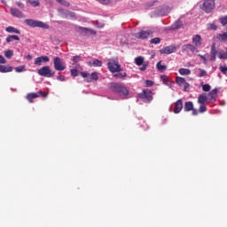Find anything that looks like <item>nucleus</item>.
<instances>
[{
	"label": "nucleus",
	"instance_id": "1",
	"mask_svg": "<svg viewBox=\"0 0 227 227\" xmlns=\"http://www.w3.org/2000/svg\"><path fill=\"white\" fill-rule=\"evenodd\" d=\"M110 90L121 97H129V89L121 82H112L110 84Z\"/></svg>",
	"mask_w": 227,
	"mask_h": 227
},
{
	"label": "nucleus",
	"instance_id": "2",
	"mask_svg": "<svg viewBox=\"0 0 227 227\" xmlns=\"http://www.w3.org/2000/svg\"><path fill=\"white\" fill-rule=\"evenodd\" d=\"M108 70L112 72V74H116V72H121V66H120V62H118V59H112L108 60L107 63Z\"/></svg>",
	"mask_w": 227,
	"mask_h": 227
},
{
	"label": "nucleus",
	"instance_id": "3",
	"mask_svg": "<svg viewBox=\"0 0 227 227\" xmlns=\"http://www.w3.org/2000/svg\"><path fill=\"white\" fill-rule=\"evenodd\" d=\"M53 67L58 72H63L67 69V64L59 57L53 58Z\"/></svg>",
	"mask_w": 227,
	"mask_h": 227
},
{
	"label": "nucleus",
	"instance_id": "4",
	"mask_svg": "<svg viewBox=\"0 0 227 227\" xmlns=\"http://www.w3.org/2000/svg\"><path fill=\"white\" fill-rule=\"evenodd\" d=\"M37 74L41 75V77H54V71L51 69V67L49 66H44L38 69Z\"/></svg>",
	"mask_w": 227,
	"mask_h": 227
},
{
	"label": "nucleus",
	"instance_id": "5",
	"mask_svg": "<svg viewBox=\"0 0 227 227\" xmlns=\"http://www.w3.org/2000/svg\"><path fill=\"white\" fill-rule=\"evenodd\" d=\"M25 22L27 26H30V27H43V29H49V25L42 21L35 20H26Z\"/></svg>",
	"mask_w": 227,
	"mask_h": 227
},
{
	"label": "nucleus",
	"instance_id": "6",
	"mask_svg": "<svg viewBox=\"0 0 227 227\" xmlns=\"http://www.w3.org/2000/svg\"><path fill=\"white\" fill-rule=\"evenodd\" d=\"M80 75L83 77V79H87V82H93V81H98V73L93 72L90 74L88 72H81Z\"/></svg>",
	"mask_w": 227,
	"mask_h": 227
},
{
	"label": "nucleus",
	"instance_id": "7",
	"mask_svg": "<svg viewBox=\"0 0 227 227\" xmlns=\"http://www.w3.org/2000/svg\"><path fill=\"white\" fill-rule=\"evenodd\" d=\"M139 98H142L145 102H152L153 100V94L152 90L145 89L142 93L138 95Z\"/></svg>",
	"mask_w": 227,
	"mask_h": 227
},
{
	"label": "nucleus",
	"instance_id": "8",
	"mask_svg": "<svg viewBox=\"0 0 227 227\" xmlns=\"http://www.w3.org/2000/svg\"><path fill=\"white\" fill-rule=\"evenodd\" d=\"M176 84H178L180 88H183V91H188L189 88L191 87V84H189L185 78L182 76L176 77Z\"/></svg>",
	"mask_w": 227,
	"mask_h": 227
},
{
	"label": "nucleus",
	"instance_id": "9",
	"mask_svg": "<svg viewBox=\"0 0 227 227\" xmlns=\"http://www.w3.org/2000/svg\"><path fill=\"white\" fill-rule=\"evenodd\" d=\"M214 8H215V0H206L203 3L202 10L206 12V13H210Z\"/></svg>",
	"mask_w": 227,
	"mask_h": 227
},
{
	"label": "nucleus",
	"instance_id": "10",
	"mask_svg": "<svg viewBox=\"0 0 227 227\" xmlns=\"http://www.w3.org/2000/svg\"><path fill=\"white\" fill-rule=\"evenodd\" d=\"M150 35H152V31L141 30L140 32L136 33L135 36L140 40H146V38L150 37Z\"/></svg>",
	"mask_w": 227,
	"mask_h": 227
},
{
	"label": "nucleus",
	"instance_id": "11",
	"mask_svg": "<svg viewBox=\"0 0 227 227\" xmlns=\"http://www.w3.org/2000/svg\"><path fill=\"white\" fill-rule=\"evenodd\" d=\"M49 61H51V59L48 56H41L35 58V65H36L37 67H42L43 63H49Z\"/></svg>",
	"mask_w": 227,
	"mask_h": 227
},
{
	"label": "nucleus",
	"instance_id": "12",
	"mask_svg": "<svg viewBox=\"0 0 227 227\" xmlns=\"http://www.w3.org/2000/svg\"><path fill=\"white\" fill-rule=\"evenodd\" d=\"M192 40V44L197 48L201 47V45H203V39L200 35H193Z\"/></svg>",
	"mask_w": 227,
	"mask_h": 227
},
{
	"label": "nucleus",
	"instance_id": "13",
	"mask_svg": "<svg viewBox=\"0 0 227 227\" xmlns=\"http://www.w3.org/2000/svg\"><path fill=\"white\" fill-rule=\"evenodd\" d=\"M183 51L184 52H192V54H194V52H200L194 44H184L183 46Z\"/></svg>",
	"mask_w": 227,
	"mask_h": 227
},
{
	"label": "nucleus",
	"instance_id": "14",
	"mask_svg": "<svg viewBox=\"0 0 227 227\" xmlns=\"http://www.w3.org/2000/svg\"><path fill=\"white\" fill-rule=\"evenodd\" d=\"M182 109H184V103L182 102V99H179L175 103L173 112L175 114H178Z\"/></svg>",
	"mask_w": 227,
	"mask_h": 227
},
{
	"label": "nucleus",
	"instance_id": "15",
	"mask_svg": "<svg viewBox=\"0 0 227 227\" xmlns=\"http://www.w3.org/2000/svg\"><path fill=\"white\" fill-rule=\"evenodd\" d=\"M176 51V46H167L161 50H160V52L161 54H173V52Z\"/></svg>",
	"mask_w": 227,
	"mask_h": 227
},
{
	"label": "nucleus",
	"instance_id": "16",
	"mask_svg": "<svg viewBox=\"0 0 227 227\" xmlns=\"http://www.w3.org/2000/svg\"><path fill=\"white\" fill-rule=\"evenodd\" d=\"M217 99V89L212 90L207 96V102H215Z\"/></svg>",
	"mask_w": 227,
	"mask_h": 227
},
{
	"label": "nucleus",
	"instance_id": "17",
	"mask_svg": "<svg viewBox=\"0 0 227 227\" xmlns=\"http://www.w3.org/2000/svg\"><path fill=\"white\" fill-rule=\"evenodd\" d=\"M78 29L82 31V33H83L84 35H97V31L91 28L79 27Z\"/></svg>",
	"mask_w": 227,
	"mask_h": 227
},
{
	"label": "nucleus",
	"instance_id": "18",
	"mask_svg": "<svg viewBox=\"0 0 227 227\" xmlns=\"http://www.w3.org/2000/svg\"><path fill=\"white\" fill-rule=\"evenodd\" d=\"M12 71H13V67H12L11 66L0 65V72L2 74H6L8 72H12Z\"/></svg>",
	"mask_w": 227,
	"mask_h": 227
},
{
	"label": "nucleus",
	"instance_id": "19",
	"mask_svg": "<svg viewBox=\"0 0 227 227\" xmlns=\"http://www.w3.org/2000/svg\"><path fill=\"white\" fill-rule=\"evenodd\" d=\"M38 97H39L38 93L31 92L27 95L26 98L27 100H28L30 104H33V99L38 98Z\"/></svg>",
	"mask_w": 227,
	"mask_h": 227
},
{
	"label": "nucleus",
	"instance_id": "20",
	"mask_svg": "<svg viewBox=\"0 0 227 227\" xmlns=\"http://www.w3.org/2000/svg\"><path fill=\"white\" fill-rule=\"evenodd\" d=\"M206 102H208V98L205 93H202L198 98V104H205Z\"/></svg>",
	"mask_w": 227,
	"mask_h": 227
},
{
	"label": "nucleus",
	"instance_id": "21",
	"mask_svg": "<svg viewBox=\"0 0 227 227\" xmlns=\"http://www.w3.org/2000/svg\"><path fill=\"white\" fill-rule=\"evenodd\" d=\"M11 13L13 15V17H24V14H22V12L16 8L11 9Z\"/></svg>",
	"mask_w": 227,
	"mask_h": 227
},
{
	"label": "nucleus",
	"instance_id": "22",
	"mask_svg": "<svg viewBox=\"0 0 227 227\" xmlns=\"http://www.w3.org/2000/svg\"><path fill=\"white\" fill-rule=\"evenodd\" d=\"M156 68L159 72H164L166 70V68H168V67H166L165 65H162V61L160 60L157 65H156Z\"/></svg>",
	"mask_w": 227,
	"mask_h": 227
},
{
	"label": "nucleus",
	"instance_id": "23",
	"mask_svg": "<svg viewBox=\"0 0 227 227\" xmlns=\"http://www.w3.org/2000/svg\"><path fill=\"white\" fill-rule=\"evenodd\" d=\"M194 109V105L192 104V102L188 101L184 104V111H192Z\"/></svg>",
	"mask_w": 227,
	"mask_h": 227
},
{
	"label": "nucleus",
	"instance_id": "24",
	"mask_svg": "<svg viewBox=\"0 0 227 227\" xmlns=\"http://www.w3.org/2000/svg\"><path fill=\"white\" fill-rule=\"evenodd\" d=\"M7 33H16V35H20V31L13 27H8L5 28Z\"/></svg>",
	"mask_w": 227,
	"mask_h": 227
},
{
	"label": "nucleus",
	"instance_id": "25",
	"mask_svg": "<svg viewBox=\"0 0 227 227\" xmlns=\"http://www.w3.org/2000/svg\"><path fill=\"white\" fill-rule=\"evenodd\" d=\"M90 67H101L102 61L98 59H94L92 62H89Z\"/></svg>",
	"mask_w": 227,
	"mask_h": 227
},
{
	"label": "nucleus",
	"instance_id": "26",
	"mask_svg": "<svg viewBox=\"0 0 227 227\" xmlns=\"http://www.w3.org/2000/svg\"><path fill=\"white\" fill-rule=\"evenodd\" d=\"M135 63H136V65H137V67H141V65H144V63H145V58H143V57L136 58Z\"/></svg>",
	"mask_w": 227,
	"mask_h": 227
},
{
	"label": "nucleus",
	"instance_id": "27",
	"mask_svg": "<svg viewBox=\"0 0 227 227\" xmlns=\"http://www.w3.org/2000/svg\"><path fill=\"white\" fill-rule=\"evenodd\" d=\"M179 74H180V75H191V69L180 68Z\"/></svg>",
	"mask_w": 227,
	"mask_h": 227
},
{
	"label": "nucleus",
	"instance_id": "28",
	"mask_svg": "<svg viewBox=\"0 0 227 227\" xmlns=\"http://www.w3.org/2000/svg\"><path fill=\"white\" fill-rule=\"evenodd\" d=\"M160 81H162L163 84H167V85L171 82V79H169L166 74H163L160 76Z\"/></svg>",
	"mask_w": 227,
	"mask_h": 227
},
{
	"label": "nucleus",
	"instance_id": "29",
	"mask_svg": "<svg viewBox=\"0 0 227 227\" xmlns=\"http://www.w3.org/2000/svg\"><path fill=\"white\" fill-rule=\"evenodd\" d=\"M13 40H16V41L19 42L20 40V37H19L18 35H9L6 38L7 43H10V42H13Z\"/></svg>",
	"mask_w": 227,
	"mask_h": 227
},
{
	"label": "nucleus",
	"instance_id": "30",
	"mask_svg": "<svg viewBox=\"0 0 227 227\" xmlns=\"http://www.w3.org/2000/svg\"><path fill=\"white\" fill-rule=\"evenodd\" d=\"M27 3H29V4H31V6H33L34 8H36V6H40V0H27Z\"/></svg>",
	"mask_w": 227,
	"mask_h": 227
},
{
	"label": "nucleus",
	"instance_id": "31",
	"mask_svg": "<svg viewBox=\"0 0 227 227\" xmlns=\"http://www.w3.org/2000/svg\"><path fill=\"white\" fill-rule=\"evenodd\" d=\"M217 55V50H215V46L213 45L211 47V56H212V60L215 61V56Z\"/></svg>",
	"mask_w": 227,
	"mask_h": 227
},
{
	"label": "nucleus",
	"instance_id": "32",
	"mask_svg": "<svg viewBox=\"0 0 227 227\" xmlns=\"http://www.w3.org/2000/svg\"><path fill=\"white\" fill-rule=\"evenodd\" d=\"M218 40H220L221 42H226L227 40V32L223 33V34H219L217 35Z\"/></svg>",
	"mask_w": 227,
	"mask_h": 227
},
{
	"label": "nucleus",
	"instance_id": "33",
	"mask_svg": "<svg viewBox=\"0 0 227 227\" xmlns=\"http://www.w3.org/2000/svg\"><path fill=\"white\" fill-rule=\"evenodd\" d=\"M218 58L219 59H227V51H222L218 52Z\"/></svg>",
	"mask_w": 227,
	"mask_h": 227
},
{
	"label": "nucleus",
	"instance_id": "34",
	"mask_svg": "<svg viewBox=\"0 0 227 227\" xmlns=\"http://www.w3.org/2000/svg\"><path fill=\"white\" fill-rule=\"evenodd\" d=\"M207 29L209 31H217V25L215 23H209L207 24Z\"/></svg>",
	"mask_w": 227,
	"mask_h": 227
},
{
	"label": "nucleus",
	"instance_id": "35",
	"mask_svg": "<svg viewBox=\"0 0 227 227\" xmlns=\"http://www.w3.org/2000/svg\"><path fill=\"white\" fill-rule=\"evenodd\" d=\"M114 77H116L117 79H125L127 77V73H119L114 74Z\"/></svg>",
	"mask_w": 227,
	"mask_h": 227
},
{
	"label": "nucleus",
	"instance_id": "36",
	"mask_svg": "<svg viewBox=\"0 0 227 227\" xmlns=\"http://www.w3.org/2000/svg\"><path fill=\"white\" fill-rule=\"evenodd\" d=\"M57 3H59L62 6H70V3L67 2V0H56Z\"/></svg>",
	"mask_w": 227,
	"mask_h": 227
},
{
	"label": "nucleus",
	"instance_id": "37",
	"mask_svg": "<svg viewBox=\"0 0 227 227\" xmlns=\"http://www.w3.org/2000/svg\"><path fill=\"white\" fill-rule=\"evenodd\" d=\"M206 111H207V105L200 104L199 107V113H206Z\"/></svg>",
	"mask_w": 227,
	"mask_h": 227
},
{
	"label": "nucleus",
	"instance_id": "38",
	"mask_svg": "<svg viewBox=\"0 0 227 227\" xmlns=\"http://www.w3.org/2000/svg\"><path fill=\"white\" fill-rule=\"evenodd\" d=\"M222 26H226L227 25V16H223V17H221L219 19Z\"/></svg>",
	"mask_w": 227,
	"mask_h": 227
},
{
	"label": "nucleus",
	"instance_id": "39",
	"mask_svg": "<svg viewBox=\"0 0 227 227\" xmlns=\"http://www.w3.org/2000/svg\"><path fill=\"white\" fill-rule=\"evenodd\" d=\"M199 77H207V71L199 69Z\"/></svg>",
	"mask_w": 227,
	"mask_h": 227
},
{
	"label": "nucleus",
	"instance_id": "40",
	"mask_svg": "<svg viewBox=\"0 0 227 227\" xmlns=\"http://www.w3.org/2000/svg\"><path fill=\"white\" fill-rule=\"evenodd\" d=\"M37 95H41V97H43V98H47V96L49 95L47 92L43 91V90H39Z\"/></svg>",
	"mask_w": 227,
	"mask_h": 227
},
{
	"label": "nucleus",
	"instance_id": "41",
	"mask_svg": "<svg viewBox=\"0 0 227 227\" xmlns=\"http://www.w3.org/2000/svg\"><path fill=\"white\" fill-rule=\"evenodd\" d=\"M219 70H220V72H222V74H223L224 75H226V74H227V67H224V66H220Z\"/></svg>",
	"mask_w": 227,
	"mask_h": 227
},
{
	"label": "nucleus",
	"instance_id": "42",
	"mask_svg": "<svg viewBox=\"0 0 227 227\" xmlns=\"http://www.w3.org/2000/svg\"><path fill=\"white\" fill-rule=\"evenodd\" d=\"M151 43H154L155 45H157V43H160V38L155 37V38L152 39Z\"/></svg>",
	"mask_w": 227,
	"mask_h": 227
},
{
	"label": "nucleus",
	"instance_id": "43",
	"mask_svg": "<svg viewBox=\"0 0 227 227\" xmlns=\"http://www.w3.org/2000/svg\"><path fill=\"white\" fill-rule=\"evenodd\" d=\"M4 56H5V58H8L10 59V58H12V56H13V51H7L4 52Z\"/></svg>",
	"mask_w": 227,
	"mask_h": 227
},
{
	"label": "nucleus",
	"instance_id": "44",
	"mask_svg": "<svg viewBox=\"0 0 227 227\" xmlns=\"http://www.w3.org/2000/svg\"><path fill=\"white\" fill-rule=\"evenodd\" d=\"M71 75L73 77H77V75H79V71L77 69H71Z\"/></svg>",
	"mask_w": 227,
	"mask_h": 227
},
{
	"label": "nucleus",
	"instance_id": "45",
	"mask_svg": "<svg viewBox=\"0 0 227 227\" xmlns=\"http://www.w3.org/2000/svg\"><path fill=\"white\" fill-rule=\"evenodd\" d=\"M212 87H210V84H204L202 85V90L204 91H209L211 90Z\"/></svg>",
	"mask_w": 227,
	"mask_h": 227
},
{
	"label": "nucleus",
	"instance_id": "46",
	"mask_svg": "<svg viewBox=\"0 0 227 227\" xmlns=\"http://www.w3.org/2000/svg\"><path fill=\"white\" fill-rule=\"evenodd\" d=\"M81 56H74L72 58V61H74V63H79V61H81Z\"/></svg>",
	"mask_w": 227,
	"mask_h": 227
},
{
	"label": "nucleus",
	"instance_id": "47",
	"mask_svg": "<svg viewBox=\"0 0 227 227\" xmlns=\"http://www.w3.org/2000/svg\"><path fill=\"white\" fill-rule=\"evenodd\" d=\"M154 82L151 80H146L145 81V86H147L148 88H152V86H153Z\"/></svg>",
	"mask_w": 227,
	"mask_h": 227
},
{
	"label": "nucleus",
	"instance_id": "48",
	"mask_svg": "<svg viewBox=\"0 0 227 227\" xmlns=\"http://www.w3.org/2000/svg\"><path fill=\"white\" fill-rule=\"evenodd\" d=\"M24 68H25V67L21 66V67H16L15 70H16V72H24Z\"/></svg>",
	"mask_w": 227,
	"mask_h": 227
},
{
	"label": "nucleus",
	"instance_id": "49",
	"mask_svg": "<svg viewBox=\"0 0 227 227\" xmlns=\"http://www.w3.org/2000/svg\"><path fill=\"white\" fill-rule=\"evenodd\" d=\"M57 79H58V81H61V82H63V81H65V75H63V74H59V76L57 77Z\"/></svg>",
	"mask_w": 227,
	"mask_h": 227
},
{
	"label": "nucleus",
	"instance_id": "50",
	"mask_svg": "<svg viewBox=\"0 0 227 227\" xmlns=\"http://www.w3.org/2000/svg\"><path fill=\"white\" fill-rule=\"evenodd\" d=\"M99 3H101L102 4H109V3L111 2V0H98Z\"/></svg>",
	"mask_w": 227,
	"mask_h": 227
},
{
	"label": "nucleus",
	"instance_id": "51",
	"mask_svg": "<svg viewBox=\"0 0 227 227\" xmlns=\"http://www.w3.org/2000/svg\"><path fill=\"white\" fill-rule=\"evenodd\" d=\"M155 1H153V2H151V3H148V4H146V8H150L151 6H153L154 4H155Z\"/></svg>",
	"mask_w": 227,
	"mask_h": 227
},
{
	"label": "nucleus",
	"instance_id": "52",
	"mask_svg": "<svg viewBox=\"0 0 227 227\" xmlns=\"http://www.w3.org/2000/svg\"><path fill=\"white\" fill-rule=\"evenodd\" d=\"M0 63L1 64L6 63V59H4V57H3V55H0Z\"/></svg>",
	"mask_w": 227,
	"mask_h": 227
},
{
	"label": "nucleus",
	"instance_id": "53",
	"mask_svg": "<svg viewBox=\"0 0 227 227\" xmlns=\"http://www.w3.org/2000/svg\"><path fill=\"white\" fill-rule=\"evenodd\" d=\"M142 65H143V67H140V70L142 72H145V70H146V67H148V64H142Z\"/></svg>",
	"mask_w": 227,
	"mask_h": 227
},
{
	"label": "nucleus",
	"instance_id": "54",
	"mask_svg": "<svg viewBox=\"0 0 227 227\" xmlns=\"http://www.w3.org/2000/svg\"><path fill=\"white\" fill-rule=\"evenodd\" d=\"M201 59H203L204 63H207V57L203 55H199Z\"/></svg>",
	"mask_w": 227,
	"mask_h": 227
},
{
	"label": "nucleus",
	"instance_id": "55",
	"mask_svg": "<svg viewBox=\"0 0 227 227\" xmlns=\"http://www.w3.org/2000/svg\"><path fill=\"white\" fill-rule=\"evenodd\" d=\"M192 111V115L193 116H198V110L193 108Z\"/></svg>",
	"mask_w": 227,
	"mask_h": 227
},
{
	"label": "nucleus",
	"instance_id": "56",
	"mask_svg": "<svg viewBox=\"0 0 227 227\" xmlns=\"http://www.w3.org/2000/svg\"><path fill=\"white\" fill-rule=\"evenodd\" d=\"M27 59H28V60L33 59V56H31V55H27Z\"/></svg>",
	"mask_w": 227,
	"mask_h": 227
},
{
	"label": "nucleus",
	"instance_id": "57",
	"mask_svg": "<svg viewBox=\"0 0 227 227\" xmlns=\"http://www.w3.org/2000/svg\"><path fill=\"white\" fill-rule=\"evenodd\" d=\"M173 28L174 29H178V27H176V25H174Z\"/></svg>",
	"mask_w": 227,
	"mask_h": 227
},
{
	"label": "nucleus",
	"instance_id": "58",
	"mask_svg": "<svg viewBox=\"0 0 227 227\" xmlns=\"http://www.w3.org/2000/svg\"><path fill=\"white\" fill-rule=\"evenodd\" d=\"M21 8H24V4H21Z\"/></svg>",
	"mask_w": 227,
	"mask_h": 227
},
{
	"label": "nucleus",
	"instance_id": "59",
	"mask_svg": "<svg viewBox=\"0 0 227 227\" xmlns=\"http://www.w3.org/2000/svg\"><path fill=\"white\" fill-rule=\"evenodd\" d=\"M0 43H1V39H0Z\"/></svg>",
	"mask_w": 227,
	"mask_h": 227
}]
</instances>
